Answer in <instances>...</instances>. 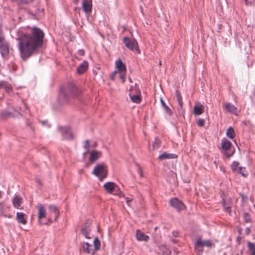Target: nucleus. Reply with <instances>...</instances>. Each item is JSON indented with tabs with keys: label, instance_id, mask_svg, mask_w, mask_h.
I'll list each match as a JSON object with an SVG mask.
<instances>
[{
	"label": "nucleus",
	"instance_id": "58836bf2",
	"mask_svg": "<svg viewBox=\"0 0 255 255\" xmlns=\"http://www.w3.org/2000/svg\"><path fill=\"white\" fill-rule=\"evenodd\" d=\"M244 217L246 222H248L250 221V218L248 214H244Z\"/></svg>",
	"mask_w": 255,
	"mask_h": 255
},
{
	"label": "nucleus",
	"instance_id": "dca6fc26",
	"mask_svg": "<svg viewBox=\"0 0 255 255\" xmlns=\"http://www.w3.org/2000/svg\"><path fill=\"white\" fill-rule=\"evenodd\" d=\"M102 156V152L97 150L90 152V161L92 163L95 162Z\"/></svg>",
	"mask_w": 255,
	"mask_h": 255
},
{
	"label": "nucleus",
	"instance_id": "6e6552de",
	"mask_svg": "<svg viewBox=\"0 0 255 255\" xmlns=\"http://www.w3.org/2000/svg\"><path fill=\"white\" fill-rule=\"evenodd\" d=\"M50 216L47 217V219L48 222H52V217H54V220L56 221L59 215V210L57 208L54 206L51 205L49 207Z\"/></svg>",
	"mask_w": 255,
	"mask_h": 255
},
{
	"label": "nucleus",
	"instance_id": "473e14b6",
	"mask_svg": "<svg viewBox=\"0 0 255 255\" xmlns=\"http://www.w3.org/2000/svg\"><path fill=\"white\" fill-rule=\"evenodd\" d=\"M3 87L5 89V91L8 93H9L11 90V86L9 85L5 84L4 82Z\"/></svg>",
	"mask_w": 255,
	"mask_h": 255
},
{
	"label": "nucleus",
	"instance_id": "20e7f679",
	"mask_svg": "<svg viewBox=\"0 0 255 255\" xmlns=\"http://www.w3.org/2000/svg\"><path fill=\"white\" fill-rule=\"evenodd\" d=\"M123 41L126 46L129 50L135 51L137 53H140V50L136 40L130 39L128 37H125L123 39Z\"/></svg>",
	"mask_w": 255,
	"mask_h": 255
},
{
	"label": "nucleus",
	"instance_id": "4c0bfd02",
	"mask_svg": "<svg viewBox=\"0 0 255 255\" xmlns=\"http://www.w3.org/2000/svg\"><path fill=\"white\" fill-rule=\"evenodd\" d=\"M71 93L74 94L75 91L77 90V88L74 84H71Z\"/></svg>",
	"mask_w": 255,
	"mask_h": 255
},
{
	"label": "nucleus",
	"instance_id": "ea45409f",
	"mask_svg": "<svg viewBox=\"0 0 255 255\" xmlns=\"http://www.w3.org/2000/svg\"><path fill=\"white\" fill-rule=\"evenodd\" d=\"M137 172L140 177H143V172L140 167H138V169L137 170Z\"/></svg>",
	"mask_w": 255,
	"mask_h": 255
},
{
	"label": "nucleus",
	"instance_id": "6ab92c4d",
	"mask_svg": "<svg viewBox=\"0 0 255 255\" xmlns=\"http://www.w3.org/2000/svg\"><path fill=\"white\" fill-rule=\"evenodd\" d=\"M177 155L175 154L168 153L164 152L158 156L159 160H164L166 159H174L177 158Z\"/></svg>",
	"mask_w": 255,
	"mask_h": 255
},
{
	"label": "nucleus",
	"instance_id": "a18cd8bd",
	"mask_svg": "<svg viewBox=\"0 0 255 255\" xmlns=\"http://www.w3.org/2000/svg\"><path fill=\"white\" fill-rule=\"evenodd\" d=\"M160 103L162 108L166 105L162 99H160Z\"/></svg>",
	"mask_w": 255,
	"mask_h": 255
},
{
	"label": "nucleus",
	"instance_id": "393cba45",
	"mask_svg": "<svg viewBox=\"0 0 255 255\" xmlns=\"http://www.w3.org/2000/svg\"><path fill=\"white\" fill-rule=\"evenodd\" d=\"M90 228L88 226H86L82 229V233L85 237L86 238L90 239Z\"/></svg>",
	"mask_w": 255,
	"mask_h": 255
},
{
	"label": "nucleus",
	"instance_id": "3c124183",
	"mask_svg": "<svg viewBox=\"0 0 255 255\" xmlns=\"http://www.w3.org/2000/svg\"><path fill=\"white\" fill-rule=\"evenodd\" d=\"M224 207L225 208V209L228 211V212H230V207H228V206H227L226 207L225 205H224Z\"/></svg>",
	"mask_w": 255,
	"mask_h": 255
},
{
	"label": "nucleus",
	"instance_id": "f03ea898",
	"mask_svg": "<svg viewBox=\"0 0 255 255\" xmlns=\"http://www.w3.org/2000/svg\"><path fill=\"white\" fill-rule=\"evenodd\" d=\"M92 173L98 177L100 180L102 181L107 176V166L104 163L98 164L94 167Z\"/></svg>",
	"mask_w": 255,
	"mask_h": 255
},
{
	"label": "nucleus",
	"instance_id": "864d4df0",
	"mask_svg": "<svg viewBox=\"0 0 255 255\" xmlns=\"http://www.w3.org/2000/svg\"><path fill=\"white\" fill-rule=\"evenodd\" d=\"M227 3H228L230 2V0H226Z\"/></svg>",
	"mask_w": 255,
	"mask_h": 255
},
{
	"label": "nucleus",
	"instance_id": "c756f323",
	"mask_svg": "<svg viewBox=\"0 0 255 255\" xmlns=\"http://www.w3.org/2000/svg\"><path fill=\"white\" fill-rule=\"evenodd\" d=\"M239 167H240L239 162L234 161L231 165L232 169L233 171H238Z\"/></svg>",
	"mask_w": 255,
	"mask_h": 255
},
{
	"label": "nucleus",
	"instance_id": "6e6d98bb",
	"mask_svg": "<svg viewBox=\"0 0 255 255\" xmlns=\"http://www.w3.org/2000/svg\"><path fill=\"white\" fill-rule=\"evenodd\" d=\"M83 155H84V156H85V155H86V153H84Z\"/></svg>",
	"mask_w": 255,
	"mask_h": 255
},
{
	"label": "nucleus",
	"instance_id": "603ef678",
	"mask_svg": "<svg viewBox=\"0 0 255 255\" xmlns=\"http://www.w3.org/2000/svg\"><path fill=\"white\" fill-rule=\"evenodd\" d=\"M115 75H114V72L111 74V78L112 79L114 80L115 78Z\"/></svg>",
	"mask_w": 255,
	"mask_h": 255
},
{
	"label": "nucleus",
	"instance_id": "a878e982",
	"mask_svg": "<svg viewBox=\"0 0 255 255\" xmlns=\"http://www.w3.org/2000/svg\"><path fill=\"white\" fill-rule=\"evenodd\" d=\"M226 135L230 138L233 139L235 136V132L234 129L229 127L227 130Z\"/></svg>",
	"mask_w": 255,
	"mask_h": 255
},
{
	"label": "nucleus",
	"instance_id": "5701e85b",
	"mask_svg": "<svg viewBox=\"0 0 255 255\" xmlns=\"http://www.w3.org/2000/svg\"><path fill=\"white\" fill-rule=\"evenodd\" d=\"M231 146V143L229 141L227 140L226 139H224L221 142L222 148L225 151L228 150Z\"/></svg>",
	"mask_w": 255,
	"mask_h": 255
},
{
	"label": "nucleus",
	"instance_id": "49530a36",
	"mask_svg": "<svg viewBox=\"0 0 255 255\" xmlns=\"http://www.w3.org/2000/svg\"><path fill=\"white\" fill-rule=\"evenodd\" d=\"M23 107L25 108V111L24 112L25 113V114H26L27 113V112L28 111V110L27 109V107L24 103L23 104Z\"/></svg>",
	"mask_w": 255,
	"mask_h": 255
},
{
	"label": "nucleus",
	"instance_id": "f8f14e48",
	"mask_svg": "<svg viewBox=\"0 0 255 255\" xmlns=\"http://www.w3.org/2000/svg\"><path fill=\"white\" fill-rule=\"evenodd\" d=\"M104 187L109 193H112L118 188V186L114 182H108L105 183Z\"/></svg>",
	"mask_w": 255,
	"mask_h": 255
},
{
	"label": "nucleus",
	"instance_id": "72a5a7b5",
	"mask_svg": "<svg viewBox=\"0 0 255 255\" xmlns=\"http://www.w3.org/2000/svg\"><path fill=\"white\" fill-rule=\"evenodd\" d=\"M154 149H157L159 145V141L158 139H155L152 144Z\"/></svg>",
	"mask_w": 255,
	"mask_h": 255
},
{
	"label": "nucleus",
	"instance_id": "4be33fe9",
	"mask_svg": "<svg viewBox=\"0 0 255 255\" xmlns=\"http://www.w3.org/2000/svg\"><path fill=\"white\" fill-rule=\"evenodd\" d=\"M0 51L3 56H6L9 52L8 47L6 44L0 43Z\"/></svg>",
	"mask_w": 255,
	"mask_h": 255
},
{
	"label": "nucleus",
	"instance_id": "423d86ee",
	"mask_svg": "<svg viewBox=\"0 0 255 255\" xmlns=\"http://www.w3.org/2000/svg\"><path fill=\"white\" fill-rule=\"evenodd\" d=\"M38 210L37 217L40 225H42V220L46 218L47 212L45 206L41 204H38L36 207Z\"/></svg>",
	"mask_w": 255,
	"mask_h": 255
},
{
	"label": "nucleus",
	"instance_id": "a19ab883",
	"mask_svg": "<svg viewBox=\"0 0 255 255\" xmlns=\"http://www.w3.org/2000/svg\"><path fill=\"white\" fill-rule=\"evenodd\" d=\"M3 41H4V37L1 35V31H0V43L4 44Z\"/></svg>",
	"mask_w": 255,
	"mask_h": 255
},
{
	"label": "nucleus",
	"instance_id": "2eb2a0df",
	"mask_svg": "<svg viewBox=\"0 0 255 255\" xmlns=\"http://www.w3.org/2000/svg\"><path fill=\"white\" fill-rule=\"evenodd\" d=\"M136 239L138 241H145L146 242L149 239L148 236L145 235L140 230H137L136 233Z\"/></svg>",
	"mask_w": 255,
	"mask_h": 255
},
{
	"label": "nucleus",
	"instance_id": "2f4dec72",
	"mask_svg": "<svg viewBox=\"0 0 255 255\" xmlns=\"http://www.w3.org/2000/svg\"><path fill=\"white\" fill-rule=\"evenodd\" d=\"M136 89H139L136 84H134L133 86H131L129 90V93L131 92L134 93Z\"/></svg>",
	"mask_w": 255,
	"mask_h": 255
},
{
	"label": "nucleus",
	"instance_id": "1a4fd4ad",
	"mask_svg": "<svg viewBox=\"0 0 255 255\" xmlns=\"http://www.w3.org/2000/svg\"><path fill=\"white\" fill-rule=\"evenodd\" d=\"M169 203L172 207L176 209L178 211L183 210L185 208L183 203L177 198L171 199L170 200Z\"/></svg>",
	"mask_w": 255,
	"mask_h": 255
},
{
	"label": "nucleus",
	"instance_id": "cd10ccee",
	"mask_svg": "<svg viewBox=\"0 0 255 255\" xmlns=\"http://www.w3.org/2000/svg\"><path fill=\"white\" fill-rule=\"evenodd\" d=\"M101 243L98 238H95L94 241V249L95 251H97L100 249Z\"/></svg>",
	"mask_w": 255,
	"mask_h": 255
},
{
	"label": "nucleus",
	"instance_id": "0eeeda50",
	"mask_svg": "<svg viewBox=\"0 0 255 255\" xmlns=\"http://www.w3.org/2000/svg\"><path fill=\"white\" fill-rule=\"evenodd\" d=\"M213 245V243L210 240L202 241L201 239L198 240L195 244V250L198 252H202V248L204 247H207L208 248L211 247Z\"/></svg>",
	"mask_w": 255,
	"mask_h": 255
},
{
	"label": "nucleus",
	"instance_id": "b1692460",
	"mask_svg": "<svg viewBox=\"0 0 255 255\" xmlns=\"http://www.w3.org/2000/svg\"><path fill=\"white\" fill-rule=\"evenodd\" d=\"M83 7L86 12L91 11L92 9L91 2L88 1H84L83 2Z\"/></svg>",
	"mask_w": 255,
	"mask_h": 255
},
{
	"label": "nucleus",
	"instance_id": "de8ad7c7",
	"mask_svg": "<svg viewBox=\"0 0 255 255\" xmlns=\"http://www.w3.org/2000/svg\"><path fill=\"white\" fill-rule=\"evenodd\" d=\"M178 102H179V104L180 107L181 108H182V103L181 100L179 98H178Z\"/></svg>",
	"mask_w": 255,
	"mask_h": 255
},
{
	"label": "nucleus",
	"instance_id": "412c9836",
	"mask_svg": "<svg viewBox=\"0 0 255 255\" xmlns=\"http://www.w3.org/2000/svg\"><path fill=\"white\" fill-rule=\"evenodd\" d=\"M88 67V63L87 61H84L77 68V71L79 74H82L85 72Z\"/></svg>",
	"mask_w": 255,
	"mask_h": 255
},
{
	"label": "nucleus",
	"instance_id": "5fc2aeb1",
	"mask_svg": "<svg viewBox=\"0 0 255 255\" xmlns=\"http://www.w3.org/2000/svg\"><path fill=\"white\" fill-rule=\"evenodd\" d=\"M74 0V2H77V1H78V0Z\"/></svg>",
	"mask_w": 255,
	"mask_h": 255
},
{
	"label": "nucleus",
	"instance_id": "c03bdc74",
	"mask_svg": "<svg viewBox=\"0 0 255 255\" xmlns=\"http://www.w3.org/2000/svg\"><path fill=\"white\" fill-rule=\"evenodd\" d=\"M251 232V230L249 228H247L245 230V232L247 235H249Z\"/></svg>",
	"mask_w": 255,
	"mask_h": 255
},
{
	"label": "nucleus",
	"instance_id": "7c9ffc66",
	"mask_svg": "<svg viewBox=\"0 0 255 255\" xmlns=\"http://www.w3.org/2000/svg\"><path fill=\"white\" fill-rule=\"evenodd\" d=\"M163 109H164V111L166 114L168 116H171L172 114V112L171 111V109L167 106L166 105L164 107H163Z\"/></svg>",
	"mask_w": 255,
	"mask_h": 255
},
{
	"label": "nucleus",
	"instance_id": "f704fd0d",
	"mask_svg": "<svg viewBox=\"0 0 255 255\" xmlns=\"http://www.w3.org/2000/svg\"><path fill=\"white\" fill-rule=\"evenodd\" d=\"M245 171V168L244 167H239L238 171H237V172H239L243 176H245L246 174L244 173Z\"/></svg>",
	"mask_w": 255,
	"mask_h": 255
},
{
	"label": "nucleus",
	"instance_id": "39448f33",
	"mask_svg": "<svg viewBox=\"0 0 255 255\" xmlns=\"http://www.w3.org/2000/svg\"><path fill=\"white\" fill-rule=\"evenodd\" d=\"M21 112H22L21 108H16V109H12L11 110H8L2 111L1 113V116L3 118H6L9 117H16L22 115Z\"/></svg>",
	"mask_w": 255,
	"mask_h": 255
},
{
	"label": "nucleus",
	"instance_id": "bb28decb",
	"mask_svg": "<svg viewBox=\"0 0 255 255\" xmlns=\"http://www.w3.org/2000/svg\"><path fill=\"white\" fill-rule=\"evenodd\" d=\"M0 213L1 216H4V217H11V216L9 214L5 213L4 209V204L3 202H0Z\"/></svg>",
	"mask_w": 255,
	"mask_h": 255
},
{
	"label": "nucleus",
	"instance_id": "79ce46f5",
	"mask_svg": "<svg viewBox=\"0 0 255 255\" xmlns=\"http://www.w3.org/2000/svg\"><path fill=\"white\" fill-rule=\"evenodd\" d=\"M84 147L88 150L89 148V142L88 140H86L84 144Z\"/></svg>",
	"mask_w": 255,
	"mask_h": 255
},
{
	"label": "nucleus",
	"instance_id": "8fccbe9b",
	"mask_svg": "<svg viewBox=\"0 0 255 255\" xmlns=\"http://www.w3.org/2000/svg\"><path fill=\"white\" fill-rule=\"evenodd\" d=\"M126 202H127V203L129 205V203L131 201V200H129L128 198H126Z\"/></svg>",
	"mask_w": 255,
	"mask_h": 255
},
{
	"label": "nucleus",
	"instance_id": "f3484780",
	"mask_svg": "<svg viewBox=\"0 0 255 255\" xmlns=\"http://www.w3.org/2000/svg\"><path fill=\"white\" fill-rule=\"evenodd\" d=\"M204 110V106L200 104V103H198L194 107V114L196 115H200L203 113Z\"/></svg>",
	"mask_w": 255,
	"mask_h": 255
},
{
	"label": "nucleus",
	"instance_id": "4468645a",
	"mask_svg": "<svg viewBox=\"0 0 255 255\" xmlns=\"http://www.w3.org/2000/svg\"><path fill=\"white\" fill-rule=\"evenodd\" d=\"M224 109L229 113L237 115V108L233 104L230 103H226L223 105Z\"/></svg>",
	"mask_w": 255,
	"mask_h": 255
},
{
	"label": "nucleus",
	"instance_id": "7ed1b4c3",
	"mask_svg": "<svg viewBox=\"0 0 255 255\" xmlns=\"http://www.w3.org/2000/svg\"><path fill=\"white\" fill-rule=\"evenodd\" d=\"M115 65L116 69L114 72V75L119 74L122 83H124L126 76V66L120 59L116 61Z\"/></svg>",
	"mask_w": 255,
	"mask_h": 255
},
{
	"label": "nucleus",
	"instance_id": "aec40b11",
	"mask_svg": "<svg viewBox=\"0 0 255 255\" xmlns=\"http://www.w3.org/2000/svg\"><path fill=\"white\" fill-rule=\"evenodd\" d=\"M16 220L19 223L22 225H25L26 224V220L25 218V214L22 212L17 213Z\"/></svg>",
	"mask_w": 255,
	"mask_h": 255
},
{
	"label": "nucleus",
	"instance_id": "37998d69",
	"mask_svg": "<svg viewBox=\"0 0 255 255\" xmlns=\"http://www.w3.org/2000/svg\"><path fill=\"white\" fill-rule=\"evenodd\" d=\"M41 124L43 125V126H45L47 127H49L50 126L48 124V122L47 121H42L41 122Z\"/></svg>",
	"mask_w": 255,
	"mask_h": 255
},
{
	"label": "nucleus",
	"instance_id": "09e8293b",
	"mask_svg": "<svg viewBox=\"0 0 255 255\" xmlns=\"http://www.w3.org/2000/svg\"><path fill=\"white\" fill-rule=\"evenodd\" d=\"M3 85H4V82H3V81L0 82V89L3 88Z\"/></svg>",
	"mask_w": 255,
	"mask_h": 255
},
{
	"label": "nucleus",
	"instance_id": "ddd939ff",
	"mask_svg": "<svg viewBox=\"0 0 255 255\" xmlns=\"http://www.w3.org/2000/svg\"><path fill=\"white\" fill-rule=\"evenodd\" d=\"M13 207L17 209H21L22 204V199L18 195H15L12 199Z\"/></svg>",
	"mask_w": 255,
	"mask_h": 255
},
{
	"label": "nucleus",
	"instance_id": "c85d7f7f",
	"mask_svg": "<svg viewBox=\"0 0 255 255\" xmlns=\"http://www.w3.org/2000/svg\"><path fill=\"white\" fill-rule=\"evenodd\" d=\"M248 247L250 251L251 252L252 255L255 254V245L251 243H248Z\"/></svg>",
	"mask_w": 255,
	"mask_h": 255
},
{
	"label": "nucleus",
	"instance_id": "9d476101",
	"mask_svg": "<svg viewBox=\"0 0 255 255\" xmlns=\"http://www.w3.org/2000/svg\"><path fill=\"white\" fill-rule=\"evenodd\" d=\"M59 130L64 138L67 139L73 138V135L69 127H60Z\"/></svg>",
	"mask_w": 255,
	"mask_h": 255
},
{
	"label": "nucleus",
	"instance_id": "a211bd4d",
	"mask_svg": "<svg viewBox=\"0 0 255 255\" xmlns=\"http://www.w3.org/2000/svg\"><path fill=\"white\" fill-rule=\"evenodd\" d=\"M83 251L89 254L94 255L95 254V250L93 249L92 245L88 243H83L82 245Z\"/></svg>",
	"mask_w": 255,
	"mask_h": 255
},
{
	"label": "nucleus",
	"instance_id": "f257e3e1",
	"mask_svg": "<svg viewBox=\"0 0 255 255\" xmlns=\"http://www.w3.org/2000/svg\"><path fill=\"white\" fill-rule=\"evenodd\" d=\"M43 33L39 28L32 29L21 27L17 32L18 49L21 57L25 60L29 57L40 47L43 42Z\"/></svg>",
	"mask_w": 255,
	"mask_h": 255
},
{
	"label": "nucleus",
	"instance_id": "e433bc0d",
	"mask_svg": "<svg viewBox=\"0 0 255 255\" xmlns=\"http://www.w3.org/2000/svg\"><path fill=\"white\" fill-rule=\"evenodd\" d=\"M247 5H251L255 2V0H245Z\"/></svg>",
	"mask_w": 255,
	"mask_h": 255
},
{
	"label": "nucleus",
	"instance_id": "c9c22d12",
	"mask_svg": "<svg viewBox=\"0 0 255 255\" xmlns=\"http://www.w3.org/2000/svg\"><path fill=\"white\" fill-rule=\"evenodd\" d=\"M197 124L200 127H202L204 126V119H199L198 122H197Z\"/></svg>",
	"mask_w": 255,
	"mask_h": 255
},
{
	"label": "nucleus",
	"instance_id": "9b49d317",
	"mask_svg": "<svg viewBox=\"0 0 255 255\" xmlns=\"http://www.w3.org/2000/svg\"><path fill=\"white\" fill-rule=\"evenodd\" d=\"M135 92L134 93H132L130 92L129 93V97L131 100L135 103H139L141 101V99L140 98V89L135 90Z\"/></svg>",
	"mask_w": 255,
	"mask_h": 255
}]
</instances>
